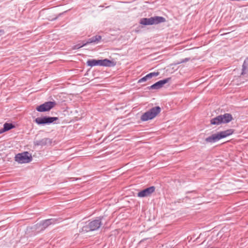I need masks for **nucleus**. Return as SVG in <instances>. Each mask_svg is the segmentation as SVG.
<instances>
[{
  "label": "nucleus",
  "instance_id": "nucleus-1",
  "mask_svg": "<svg viewBox=\"0 0 248 248\" xmlns=\"http://www.w3.org/2000/svg\"><path fill=\"white\" fill-rule=\"evenodd\" d=\"M103 216L97 217L95 219L86 222L79 231L80 232H88L98 230L102 225Z\"/></svg>",
  "mask_w": 248,
  "mask_h": 248
},
{
  "label": "nucleus",
  "instance_id": "nucleus-2",
  "mask_svg": "<svg viewBox=\"0 0 248 248\" xmlns=\"http://www.w3.org/2000/svg\"><path fill=\"white\" fill-rule=\"evenodd\" d=\"M234 130L232 129H229L225 131L217 132V133L212 134L211 136L206 138L205 139V141L207 143H214L221 139L225 138L232 135L234 133Z\"/></svg>",
  "mask_w": 248,
  "mask_h": 248
},
{
  "label": "nucleus",
  "instance_id": "nucleus-3",
  "mask_svg": "<svg viewBox=\"0 0 248 248\" xmlns=\"http://www.w3.org/2000/svg\"><path fill=\"white\" fill-rule=\"evenodd\" d=\"M233 119L232 114L225 113L219 115L210 120V124L213 125H219L222 124H227Z\"/></svg>",
  "mask_w": 248,
  "mask_h": 248
},
{
  "label": "nucleus",
  "instance_id": "nucleus-4",
  "mask_svg": "<svg viewBox=\"0 0 248 248\" xmlns=\"http://www.w3.org/2000/svg\"><path fill=\"white\" fill-rule=\"evenodd\" d=\"M160 111L161 108L159 106L153 107L141 115L140 120L143 122H145L152 120L155 118Z\"/></svg>",
  "mask_w": 248,
  "mask_h": 248
},
{
  "label": "nucleus",
  "instance_id": "nucleus-5",
  "mask_svg": "<svg viewBox=\"0 0 248 248\" xmlns=\"http://www.w3.org/2000/svg\"><path fill=\"white\" fill-rule=\"evenodd\" d=\"M32 160V157L31 154L27 151L18 153L15 157V160L20 164L28 163Z\"/></svg>",
  "mask_w": 248,
  "mask_h": 248
},
{
  "label": "nucleus",
  "instance_id": "nucleus-6",
  "mask_svg": "<svg viewBox=\"0 0 248 248\" xmlns=\"http://www.w3.org/2000/svg\"><path fill=\"white\" fill-rule=\"evenodd\" d=\"M58 120L57 117L43 116L42 117H37L34 120V122L38 125L49 124L53 123L54 122Z\"/></svg>",
  "mask_w": 248,
  "mask_h": 248
},
{
  "label": "nucleus",
  "instance_id": "nucleus-7",
  "mask_svg": "<svg viewBox=\"0 0 248 248\" xmlns=\"http://www.w3.org/2000/svg\"><path fill=\"white\" fill-rule=\"evenodd\" d=\"M56 105V103L54 101H47L45 102L44 103L39 106H38L36 108V109L37 111L40 112L48 111L51 109L52 108H53Z\"/></svg>",
  "mask_w": 248,
  "mask_h": 248
},
{
  "label": "nucleus",
  "instance_id": "nucleus-8",
  "mask_svg": "<svg viewBox=\"0 0 248 248\" xmlns=\"http://www.w3.org/2000/svg\"><path fill=\"white\" fill-rule=\"evenodd\" d=\"M59 222L58 218H49L41 221L39 224L41 227V230H44L51 225L55 224Z\"/></svg>",
  "mask_w": 248,
  "mask_h": 248
},
{
  "label": "nucleus",
  "instance_id": "nucleus-9",
  "mask_svg": "<svg viewBox=\"0 0 248 248\" xmlns=\"http://www.w3.org/2000/svg\"><path fill=\"white\" fill-rule=\"evenodd\" d=\"M170 79V78H168L162 80H159L152 85L148 87V89L149 90H158L162 88L164 85L169 82Z\"/></svg>",
  "mask_w": 248,
  "mask_h": 248
},
{
  "label": "nucleus",
  "instance_id": "nucleus-10",
  "mask_svg": "<svg viewBox=\"0 0 248 248\" xmlns=\"http://www.w3.org/2000/svg\"><path fill=\"white\" fill-rule=\"evenodd\" d=\"M155 187L154 186H151L146 188H145L137 194L139 197L144 198L150 196L153 192H155Z\"/></svg>",
  "mask_w": 248,
  "mask_h": 248
},
{
  "label": "nucleus",
  "instance_id": "nucleus-11",
  "mask_svg": "<svg viewBox=\"0 0 248 248\" xmlns=\"http://www.w3.org/2000/svg\"><path fill=\"white\" fill-rule=\"evenodd\" d=\"M51 143L52 140L49 138H44L34 141V144L36 146H47L50 145Z\"/></svg>",
  "mask_w": 248,
  "mask_h": 248
},
{
  "label": "nucleus",
  "instance_id": "nucleus-12",
  "mask_svg": "<svg viewBox=\"0 0 248 248\" xmlns=\"http://www.w3.org/2000/svg\"><path fill=\"white\" fill-rule=\"evenodd\" d=\"M159 72H152L146 75L145 76L141 78L138 80V83H141L147 81L148 79L151 78L153 77H156L159 75Z\"/></svg>",
  "mask_w": 248,
  "mask_h": 248
},
{
  "label": "nucleus",
  "instance_id": "nucleus-13",
  "mask_svg": "<svg viewBox=\"0 0 248 248\" xmlns=\"http://www.w3.org/2000/svg\"><path fill=\"white\" fill-rule=\"evenodd\" d=\"M153 25H156L165 22L166 18L162 16H155L152 17Z\"/></svg>",
  "mask_w": 248,
  "mask_h": 248
},
{
  "label": "nucleus",
  "instance_id": "nucleus-14",
  "mask_svg": "<svg viewBox=\"0 0 248 248\" xmlns=\"http://www.w3.org/2000/svg\"><path fill=\"white\" fill-rule=\"evenodd\" d=\"M102 39V36L100 35H95L93 36L92 37L88 39L87 41L86 42L87 45L89 44L94 43L97 44Z\"/></svg>",
  "mask_w": 248,
  "mask_h": 248
},
{
  "label": "nucleus",
  "instance_id": "nucleus-15",
  "mask_svg": "<svg viewBox=\"0 0 248 248\" xmlns=\"http://www.w3.org/2000/svg\"><path fill=\"white\" fill-rule=\"evenodd\" d=\"M87 65L90 67L101 66V60L89 59L86 62Z\"/></svg>",
  "mask_w": 248,
  "mask_h": 248
},
{
  "label": "nucleus",
  "instance_id": "nucleus-16",
  "mask_svg": "<svg viewBox=\"0 0 248 248\" xmlns=\"http://www.w3.org/2000/svg\"><path fill=\"white\" fill-rule=\"evenodd\" d=\"M115 62L113 61L105 59L101 60V66L111 67L115 65Z\"/></svg>",
  "mask_w": 248,
  "mask_h": 248
},
{
  "label": "nucleus",
  "instance_id": "nucleus-17",
  "mask_svg": "<svg viewBox=\"0 0 248 248\" xmlns=\"http://www.w3.org/2000/svg\"><path fill=\"white\" fill-rule=\"evenodd\" d=\"M140 23L143 25H152V17L150 18H141Z\"/></svg>",
  "mask_w": 248,
  "mask_h": 248
},
{
  "label": "nucleus",
  "instance_id": "nucleus-18",
  "mask_svg": "<svg viewBox=\"0 0 248 248\" xmlns=\"http://www.w3.org/2000/svg\"><path fill=\"white\" fill-rule=\"evenodd\" d=\"M248 72V57L245 60L242 69L241 75L246 74Z\"/></svg>",
  "mask_w": 248,
  "mask_h": 248
},
{
  "label": "nucleus",
  "instance_id": "nucleus-19",
  "mask_svg": "<svg viewBox=\"0 0 248 248\" xmlns=\"http://www.w3.org/2000/svg\"><path fill=\"white\" fill-rule=\"evenodd\" d=\"M3 127L6 131H7L15 128V126L12 123H5L3 125Z\"/></svg>",
  "mask_w": 248,
  "mask_h": 248
},
{
  "label": "nucleus",
  "instance_id": "nucleus-20",
  "mask_svg": "<svg viewBox=\"0 0 248 248\" xmlns=\"http://www.w3.org/2000/svg\"><path fill=\"white\" fill-rule=\"evenodd\" d=\"M86 45H87L86 43L83 42L82 44H78L76 45H74L73 46L72 49L74 50L78 49H79V48L82 47L83 46H86Z\"/></svg>",
  "mask_w": 248,
  "mask_h": 248
},
{
  "label": "nucleus",
  "instance_id": "nucleus-21",
  "mask_svg": "<svg viewBox=\"0 0 248 248\" xmlns=\"http://www.w3.org/2000/svg\"><path fill=\"white\" fill-rule=\"evenodd\" d=\"M190 60L189 58H186L185 59L181 60L180 62H178L177 64H180L184 62H186Z\"/></svg>",
  "mask_w": 248,
  "mask_h": 248
},
{
  "label": "nucleus",
  "instance_id": "nucleus-22",
  "mask_svg": "<svg viewBox=\"0 0 248 248\" xmlns=\"http://www.w3.org/2000/svg\"><path fill=\"white\" fill-rule=\"evenodd\" d=\"M4 31L3 30H0V36L4 34Z\"/></svg>",
  "mask_w": 248,
  "mask_h": 248
},
{
  "label": "nucleus",
  "instance_id": "nucleus-23",
  "mask_svg": "<svg viewBox=\"0 0 248 248\" xmlns=\"http://www.w3.org/2000/svg\"><path fill=\"white\" fill-rule=\"evenodd\" d=\"M5 132H6V130H5V129H4V127H3L2 128L0 129V134H2Z\"/></svg>",
  "mask_w": 248,
  "mask_h": 248
},
{
  "label": "nucleus",
  "instance_id": "nucleus-24",
  "mask_svg": "<svg viewBox=\"0 0 248 248\" xmlns=\"http://www.w3.org/2000/svg\"><path fill=\"white\" fill-rule=\"evenodd\" d=\"M195 192V191H187V192H186V194L189 193H192V192Z\"/></svg>",
  "mask_w": 248,
  "mask_h": 248
}]
</instances>
